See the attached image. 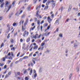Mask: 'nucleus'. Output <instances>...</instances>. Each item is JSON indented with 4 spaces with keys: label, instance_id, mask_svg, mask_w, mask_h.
Returning a JSON list of instances; mask_svg holds the SVG:
<instances>
[{
    "label": "nucleus",
    "instance_id": "obj_1",
    "mask_svg": "<svg viewBox=\"0 0 80 80\" xmlns=\"http://www.w3.org/2000/svg\"><path fill=\"white\" fill-rule=\"evenodd\" d=\"M26 34L28 36V32L27 31H25L23 33V37H25V35Z\"/></svg>",
    "mask_w": 80,
    "mask_h": 80
},
{
    "label": "nucleus",
    "instance_id": "obj_2",
    "mask_svg": "<svg viewBox=\"0 0 80 80\" xmlns=\"http://www.w3.org/2000/svg\"><path fill=\"white\" fill-rule=\"evenodd\" d=\"M48 20L49 23H50V22L52 21V19L50 18V16H48Z\"/></svg>",
    "mask_w": 80,
    "mask_h": 80
},
{
    "label": "nucleus",
    "instance_id": "obj_3",
    "mask_svg": "<svg viewBox=\"0 0 80 80\" xmlns=\"http://www.w3.org/2000/svg\"><path fill=\"white\" fill-rule=\"evenodd\" d=\"M55 25H58L59 24V20L57 19L56 20V22L54 23Z\"/></svg>",
    "mask_w": 80,
    "mask_h": 80
},
{
    "label": "nucleus",
    "instance_id": "obj_4",
    "mask_svg": "<svg viewBox=\"0 0 80 80\" xmlns=\"http://www.w3.org/2000/svg\"><path fill=\"white\" fill-rule=\"evenodd\" d=\"M28 18H27L26 19V21L24 23L25 25H27L28 24Z\"/></svg>",
    "mask_w": 80,
    "mask_h": 80
},
{
    "label": "nucleus",
    "instance_id": "obj_5",
    "mask_svg": "<svg viewBox=\"0 0 80 80\" xmlns=\"http://www.w3.org/2000/svg\"><path fill=\"white\" fill-rule=\"evenodd\" d=\"M18 25V23H17L15 22H14L12 24V26L13 27H15V26H17Z\"/></svg>",
    "mask_w": 80,
    "mask_h": 80
},
{
    "label": "nucleus",
    "instance_id": "obj_6",
    "mask_svg": "<svg viewBox=\"0 0 80 80\" xmlns=\"http://www.w3.org/2000/svg\"><path fill=\"white\" fill-rule=\"evenodd\" d=\"M35 28V26H34L33 28H30L29 30L30 32H31V30H33V29H34Z\"/></svg>",
    "mask_w": 80,
    "mask_h": 80
},
{
    "label": "nucleus",
    "instance_id": "obj_7",
    "mask_svg": "<svg viewBox=\"0 0 80 80\" xmlns=\"http://www.w3.org/2000/svg\"><path fill=\"white\" fill-rule=\"evenodd\" d=\"M32 72H33V70H32V69H31V70L29 72L30 75H32Z\"/></svg>",
    "mask_w": 80,
    "mask_h": 80
},
{
    "label": "nucleus",
    "instance_id": "obj_8",
    "mask_svg": "<svg viewBox=\"0 0 80 80\" xmlns=\"http://www.w3.org/2000/svg\"><path fill=\"white\" fill-rule=\"evenodd\" d=\"M38 12H39V11L38 10L36 12V17H38V16L39 15H38Z\"/></svg>",
    "mask_w": 80,
    "mask_h": 80
},
{
    "label": "nucleus",
    "instance_id": "obj_9",
    "mask_svg": "<svg viewBox=\"0 0 80 80\" xmlns=\"http://www.w3.org/2000/svg\"><path fill=\"white\" fill-rule=\"evenodd\" d=\"M48 6H45L44 10H45L48 9Z\"/></svg>",
    "mask_w": 80,
    "mask_h": 80
},
{
    "label": "nucleus",
    "instance_id": "obj_10",
    "mask_svg": "<svg viewBox=\"0 0 80 80\" xmlns=\"http://www.w3.org/2000/svg\"><path fill=\"white\" fill-rule=\"evenodd\" d=\"M52 8H54V7H55V3H52Z\"/></svg>",
    "mask_w": 80,
    "mask_h": 80
},
{
    "label": "nucleus",
    "instance_id": "obj_11",
    "mask_svg": "<svg viewBox=\"0 0 80 80\" xmlns=\"http://www.w3.org/2000/svg\"><path fill=\"white\" fill-rule=\"evenodd\" d=\"M50 2H49V1H48L46 3V5L48 6V5H49V4H50Z\"/></svg>",
    "mask_w": 80,
    "mask_h": 80
},
{
    "label": "nucleus",
    "instance_id": "obj_12",
    "mask_svg": "<svg viewBox=\"0 0 80 80\" xmlns=\"http://www.w3.org/2000/svg\"><path fill=\"white\" fill-rule=\"evenodd\" d=\"M45 42L44 41L42 43L41 45V47H43L45 45Z\"/></svg>",
    "mask_w": 80,
    "mask_h": 80
},
{
    "label": "nucleus",
    "instance_id": "obj_13",
    "mask_svg": "<svg viewBox=\"0 0 80 80\" xmlns=\"http://www.w3.org/2000/svg\"><path fill=\"white\" fill-rule=\"evenodd\" d=\"M33 49H37L38 48V46H35L33 47Z\"/></svg>",
    "mask_w": 80,
    "mask_h": 80
},
{
    "label": "nucleus",
    "instance_id": "obj_14",
    "mask_svg": "<svg viewBox=\"0 0 80 80\" xmlns=\"http://www.w3.org/2000/svg\"><path fill=\"white\" fill-rule=\"evenodd\" d=\"M4 63H1L0 62V67H3L4 65Z\"/></svg>",
    "mask_w": 80,
    "mask_h": 80
},
{
    "label": "nucleus",
    "instance_id": "obj_15",
    "mask_svg": "<svg viewBox=\"0 0 80 80\" xmlns=\"http://www.w3.org/2000/svg\"><path fill=\"white\" fill-rule=\"evenodd\" d=\"M38 34H36V35L34 36V38L36 39V38H37V36H38Z\"/></svg>",
    "mask_w": 80,
    "mask_h": 80
},
{
    "label": "nucleus",
    "instance_id": "obj_16",
    "mask_svg": "<svg viewBox=\"0 0 80 80\" xmlns=\"http://www.w3.org/2000/svg\"><path fill=\"white\" fill-rule=\"evenodd\" d=\"M22 2H24V3H26V2H28V0H23Z\"/></svg>",
    "mask_w": 80,
    "mask_h": 80
},
{
    "label": "nucleus",
    "instance_id": "obj_17",
    "mask_svg": "<svg viewBox=\"0 0 80 80\" xmlns=\"http://www.w3.org/2000/svg\"><path fill=\"white\" fill-rule=\"evenodd\" d=\"M50 28V26H48L47 28V29H46L45 30V32H46V31H47V30H48V29H49Z\"/></svg>",
    "mask_w": 80,
    "mask_h": 80
},
{
    "label": "nucleus",
    "instance_id": "obj_18",
    "mask_svg": "<svg viewBox=\"0 0 80 80\" xmlns=\"http://www.w3.org/2000/svg\"><path fill=\"white\" fill-rule=\"evenodd\" d=\"M30 38H27V42H30Z\"/></svg>",
    "mask_w": 80,
    "mask_h": 80
},
{
    "label": "nucleus",
    "instance_id": "obj_19",
    "mask_svg": "<svg viewBox=\"0 0 80 80\" xmlns=\"http://www.w3.org/2000/svg\"><path fill=\"white\" fill-rule=\"evenodd\" d=\"M3 5H4V3H2L0 6L1 8H3Z\"/></svg>",
    "mask_w": 80,
    "mask_h": 80
},
{
    "label": "nucleus",
    "instance_id": "obj_20",
    "mask_svg": "<svg viewBox=\"0 0 80 80\" xmlns=\"http://www.w3.org/2000/svg\"><path fill=\"white\" fill-rule=\"evenodd\" d=\"M22 30H23V31H24V30H25V28L23 27V25L22 26Z\"/></svg>",
    "mask_w": 80,
    "mask_h": 80
},
{
    "label": "nucleus",
    "instance_id": "obj_21",
    "mask_svg": "<svg viewBox=\"0 0 80 80\" xmlns=\"http://www.w3.org/2000/svg\"><path fill=\"white\" fill-rule=\"evenodd\" d=\"M28 70V69H26L24 72L23 73L24 74H25V73H27V71Z\"/></svg>",
    "mask_w": 80,
    "mask_h": 80
},
{
    "label": "nucleus",
    "instance_id": "obj_22",
    "mask_svg": "<svg viewBox=\"0 0 80 80\" xmlns=\"http://www.w3.org/2000/svg\"><path fill=\"white\" fill-rule=\"evenodd\" d=\"M72 74L71 73L70 75H69V80H71V78H72Z\"/></svg>",
    "mask_w": 80,
    "mask_h": 80
},
{
    "label": "nucleus",
    "instance_id": "obj_23",
    "mask_svg": "<svg viewBox=\"0 0 80 80\" xmlns=\"http://www.w3.org/2000/svg\"><path fill=\"white\" fill-rule=\"evenodd\" d=\"M28 56H26L25 57H24L23 58V59H26L27 58H28Z\"/></svg>",
    "mask_w": 80,
    "mask_h": 80
},
{
    "label": "nucleus",
    "instance_id": "obj_24",
    "mask_svg": "<svg viewBox=\"0 0 80 80\" xmlns=\"http://www.w3.org/2000/svg\"><path fill=\"white\" fill-rule=\"evenodd\" d=\"M71 8H72V5H70L69 8H68V10H71Z\"/></svg>",
    "mask_w": 80,
    "mask_h": 80
},
{
    "label": "nucleus",
    "instance_id": "obj_25",
    "mask_svg": "<svg viewBox=\"0 0 80 80\" xmlns=\"http://www.w3.org/2000/svg\"><path fill=\"white\" fill-rule=\"evenodd\" d=\"M59 35L60 37H63V35H62V33L59 34Z\"/></svg>",
    "mask_w": 80,
    "mask_h": 80
},
{
    "label": "nucleus",
    "instance_id": "obj_26",
    "mask_svg": "<svg viewBox=\"0 0 80 80\" xmlns=\"http://www.w3.org/2000/svg\"><path fill=\"white\" fill-rule=\"evenodd\" d=\"M34 78H36V77H37V73H35L34 74Z\"/></svg>",
    "mask_w": 80,
    "mask_h": 80
},
{
    "label": "nucleus",
    "instance_id": "obj_27",
    "mask_svg": "<svg viewBox=\"0 0 80 80\" xmlns=\"http://www.w3.org/2000/svg\"><path fill=\"white\" fill-rule=\"evenodd\" d=\"M38 0H34L33 1V3H36V2H37Z\"/></svg>",
    "mask_w": 80,
    "mask_h": 80
},
{
    "label": "nucleus",
    "instance_id": "obj_28",
    "mask_svg": "<svg viewBox=\"0 0 80 80\" xmlns=\"http://www.w3.org/2000/svg\"><path fill=\"white\" fill-rule=\"evenodd\" d=\"M47 1V0H43V1L42 2L43 3H45Z\"/></svg>",
    "mask_w": 80,
    "mask_h": 80
},
{
    "label": "nucleus",
    "instance_id": "obj_29",
    "mask_svg": "<svg viewBox=\"0 0 80 80\" xmlns=\"http://www.w3.org/2000/svg\"><path fill=\"white\" fill-rule=\"evenodd\" d=\"M4 45V43H2L1 45V48H2V47H3V46Z\"/></svg>",
    "mask_w": 80,
    "mask_h": 80
},
{
    "label": "nucleus",
    "instance_id": "obj_30",
    "mask_svg": "<svg viewBox=\"0 0 80 80\" xmlns=\"http://www.w3.org/2000/svg\"><path fill=\"white\" fill-rule=\"evenodd\" d=\"M12 73V71H10L8 72V75H11V73Z\"/></svg>",
    "mask_w": 80,
    "mask_h": 80
},
{
    "label": "nucleus",
    "instance_id": "obj_31",
    "mask_svg": "<svg viewBox=\"0 0 80 80\" xmlns=\"http://www.w3.org/2000/svg\"><path fill=\"white\" fill-rule=\"evenodd\" d=\"M25 14H23L21 17V18H24L25 17Z\"/></svg>",
    "mask_w": 80,
    "mask_h": 80
},
{
    "label": "nucleus",
    "instance_id": "obj_32",
    "mask_svg": "<svg viewBox=\"0 0 80 80\" xmlns=\"http://www.w3.org/2000/svg\"><path fill=\"white\" fill-rule=\"evenodd\" d=\"M37 24L38 25H40V21H39V20H38Z\"/></svg>",
    "mask_w": 80,
    "mask_h": 80
},
{
    "label": "nucleus",
    "instance_id": "obj_33",
    "mask_svg": "<svg viewBox=\"0 0 80 80\" xmlns=\"http://www.w3.org/2000/svg\"><path fill=\"white\" fill-rule=\"evenodd\" d=\"M15 1H14V2H13L12 3V5H13V6L15 5Z\"/></svg>",
    "mask_w": 80,
    "mask_h": 80
},
{
    "label": "nucleus",
    "instance_id": "obj_34",
    "mask_svg": "<svg viewBox=\"0 0 80 80\" xmlns=\"http://www.w3.org/2000/svg\"><path fill=\"white\" fill-rule=\"evenodd\" d=\"M73 10H76V11H78V8H73Z\"/></svg>",
    "mask_w": 80,
    "mask_h": 80
},
{
    "label": "nucleus",
    "instance_id": "obj_35",
    "mask_svg": "<svg viewBox=\"0 0 80 80\" xmlns=\"http://www.w3.org/2000/svg\"><path fill=\"white\" fill-rule=\"evenodd\" d=\"M9 76L8 75V74H7L5 77V78H7V77H8Z\"/></svg>",
    "mask_w": 80,
    "mask_h": 80
},
{
    "label": "nucleus",
    "instance_id": "obj_36",
    "mask_svg": "<svg viewBox=\"0 0 80 80\" xmlns=\"http://www.w3.org/2000/svg\"><path fill=\"white\" fill-rule=\"evenodd\" d=\"M7 66L6 65H5L4 67V69H6V68H7Z\"/></svg>",
    "mask_w": 80,
    "mask_h": 80
},
{
    "label": "nucleus",
    "instance_id": "obj_37",
    "mask_svg": "<svg viewBox=\"0 0 80 80\" xmlns=\"http://www.w3.org/2000/svg\"><path fill=\"white\" fill-rule=\"evenodd\" d=\"M35 22H37V18H35Z\"/></svg>",
    "mask_w": 80,
    "mask_h": 80
},
{
    "label": "nucleus",
    "instance_id": "obj_38",
    "mask_svg": "<svg viewBox=\"0 0 80 80\" xmlns=\"http://www.w3.org/2000/svg\"><path fill=\"white\" fill-rule=\"evenodd\" d=\"M44 36L47 37V36H48V35L47 34V32L44 33Z\"/></svg>",
    "mask_w": 80,
    "mask_h": 80
},
{
    "label": "nucleus",
    "instance_id": "obj_39",
    "mask_svg": "<svg viewBox=\"0 0 80 80\" xmlns=\"http://www.w3.org/2000/svg\"><path fill=\"white\" fill-rule=\"evenodd\" d=\"M25 80H28V77H26L25 78Z\"/></svg>",
    "mask_w": 80,
    "mask_h": 80
},
{
    "label": "nucleus",
    "instance_id": "obj_40",
    "mask_svg": "<svg viewBox=\"0 0 80 80\" xmlns=\"http://www.w3.org/2000/svg\"><path fill=\"white\" fill-rule=\"evenodd\" d=\"M2 61H3V62H5V58H3Z\"/></svg>",
    "mask_w": 80,
    "mask_h": 80
},
{
    "label": "nucleus",
    "instance_id": "obj_41",
    "mask_svg": "<svg viewBox=\"0 0 80 80\" xmlns=\"http://www.w3.org/2000/svg\"><path fill=\"white\" fill-rule=\"evenodd\" d=\"M20 52H18V53L17 54V57H19V55H20Z\"/></svg>",
    "mask_w": 80,
    "mask_h": 80
},
{
    "label": "nucleus",
    "instance_id": "obj_42",
    "mask_svg": "<svg viewBox=\"0 0 80 80\" xmlns=\"http://www.w3.org/2000/svg\"><path fill=\"white\" fill-rule=\"evenodd\" d=\"M23 58H20L19 60V62H21V61H22V60H23Z\"/></svg>",
    "mask_w": 80,
    "mask_h": 80
},
{
    "label": "nucleus",
    "instance_id": "obj_43",
    "mask_svg": "<svg viewBox=\"0 0 80 80\" xmlns=\"http://www.w3.org/2000/svg\"><path fill=\"white\" fill-rule=\"evenodd\" d=\"M12 7V5H10L8 7V8L9 9H10Z\"/></svg>",
    "mask_w": 80,
    "mask_h": 80
},
{
    "label": "nucleus",
    "instance_id": "obj_44",
    "mask_svg": "<svg viewBox=\"0 0 80 80\" xmlns=\"http://www.w3.org/2000/svg\"><path fill=\"white\" fill-rule=\"evenodd\" d=\"M44 27H47V26H48V24L47 23H45L44 25Z\"/></svg>",
    "mask_w": 80,
    "mask_h": 80
},
{
    "label": "nucleus",
    "instance_id": "obj_45",
    "mask_svg": "<svg viewBox=\"0 0 80 80\" xmlns=\"http://www.w3.org/2000/svg\"><path fill=\"white\" fill-rule=\"evenodd\" d=\"M41 37V34H40L37 38H39Z\"/></svg>",
    "mask_w": 80,
    "mask_h": 80
},
{
    "label": "nucleus",
    "instance_id": "obj_46",
    "mask_svg": "<svg viewBox=\"0 0 80 80\" xmlns=\"http://www.w3.org/2000/svg\"><path fill=\"white\" fill-rule=\"evenodd\" d=\"M11 42L12 43H13V40L12 39H11Z\"/></svg>",
    "mask_w": 80,
    "mask_h": 80
},
{
    "label": "nucleus",
    "instance_id": "obj_47",
    "mask_svg": "<svg viewBox=\"0 0 80 80\" xmlns=\"http://www.w3.org/2000/svg\"><path fill=\"white\" fill-rule=\"evenodd\" d=\"M17 73L18 75H20V72H18Z\"/></svg>",
    "mask_w": 80,
    "mask_h": 80
},
{
    "label": "nucleus",
    "instance_id": "obj_48",
    "mask_svg": "<svg viewBox=\"0 0 80 80\" xmlns=\"http://www.w3.org/2000/svg\"><path fill=\"white\" fill-rule=\"evenodd\" d=\"M47 18V16H45L43 17V20H45Z\"/></svg>",
    "mask_w": 80,
    "mask_h": 80
},
{
    "label": "nucleus",
    "instance_id": "obj_49",
    "mask_svg": "<svg viewBox=\"0 0 80 80\" xmlns=\"http://www.w3.org/2000/svg\"><path fill=\"white\" fill-rule=\"evenodd\" d=\"M9 60H12V57H10L9 58Z\"/></svg>",
    "mask_w": 80,
    "mask_h": 80
},
{
    "label": "nucleus",
    "instance_id": "obj_50",
    "mask_svg": "<svg viewBox=\"0 0 80 80\" xmlns=\"http://www.w3.org/2000/svg\"><path fill=\"white\" fill-rule=\"evenodd\" d=\"M77 46H78V45H77V44H76L75 43L74 44V47H77Z\"/></svg>",
    "mask_w": 80,
    "mask_h": 80
},
{
    "label": "nucleus",
    "instance_id": "obj_51",
    "mask_svg": "<svg viewBox=\"0 0 80 80\" xmlns=\"http://www.w3.org/2000/svg\"><path fill=\"white\" fill-rule=\"evenodd\" d=\"M22 20H21L20 21V22H19V25H21V24H22Z\"/></svg>",
    "mask_w": 80,
    "mask_h": 80
},
{
    "label": "nucleus",
    "instance_id": "obj_52",
    "mask_svg": "<svg viewBox=\"0 0 80 80\" xmlns=\"http://www.w3.org/2000/svg\"><path fill=\"white\" fill-rule=\"evenodd\" d=\"M42 8H44V7H45V5L42 4Z\"/></svg>",
    "mask_w": 80,
    "mask_h": 80
},
{
    "label": "nucleus",
    "instance_id": "obj_53",
    "mask_svg": "<svg viewBox=\"0 0 80 80\" xmlns=\"http://www.w3.org/2000/svg\"><path fill=\"white\" fill-rule=\"evenodd\" d=\"M15 50V47H14L12 48L11 49V50Z\"/></svg>",
    "mask_w": 80,
    "mask_h": 80
},
{
    "label": "nucleus",
    "instance_id": "obj_54",
    "mask_svg": "<svg viewBox=\"0 0 80 80\" xmlns=\"http://www.w3.org/2000/svg\"><path fill=\"white\" fill-rule=\"evenodd\" d=\"M33 59H34V60L35 61H37V59L35 58H33Z\"/></svg>",
    "mask_w": 80,
    "mask_h": 80
},
{
    "label": "nucleus",
    "instance_id": "obj_55",
    "mask_svg": "<svg viewBox=\"0 0 80 80\" xmlns=\"http://www.w3.org/2000/svg\"><path fill=\"white\" fill-rule=\"evenodd\" d=\"M32 54H33V52H32L31 53H30L29 55V57H31V56H32Z\"/></svg>",
    "mask_w": 80,
    "mask_h": 80
},
{
    "label": "nucleus",
    "instance_id": "obj_56",
    "mask_svg": "<svg viewBox=\"0 0 80 80\" xmlns=\"http://www.w3.org/2000/svg\"><path fill=\"white\" fill-rule=\"evenodd\" d=\"M22 12H23V11H22V10H21V11L20 12V13H19V15H20V14H21V13H22Z\"/></svg>",
    "mask_w": 80,
    "mask_h": 80
},
{
    "label": "nucleus",
    "instance_id": "obj_57",
    "mask_svg": "<svg viewBox=\"0 0 80 80\" xmlns=\"http://www.w3.org/2000/svg\"><path fill=\"white\" fill-rule=\"evenodd\" d=\"M3 19V17H0V20H2Z\"/></svg>",
    "mask_w": 80,
    "mask_h": 80
},
{
    "label": "nucleus",
    "instance_id": "obj_58",
    "mask_svg": "<svg viewBox=\"0 0 80 80\" xmlns=\"http://www.w3.org/2000/svg\"><path fill=\"white\" fill-rule=\"evenodd\" d=\"M11 56H13V52H11Z\"/></svg>",
    "mask_w": 80,
    "mask_h": 80
},
{
    "label": "nucleus",
    "instance_id": "obj_59",
    "mask_svg": "<svg viewBox=\"0 0 80 80\" xmlns=\"http://www.w3.org/2000/svg\"><path fill=\"white\" fill-rule=\"evenodd\" d=\"M63 7H61V8L59 9V10H60L61 9H63Z\"/></svg>",
    "mask_w": 80,
    "mask_h": 80
},
{
    "label": "nucleus",
    "instance_id": "obj_60",
    "mask_svg": "<svg viewBox=\"0 0 80 80\" xmlns=\"http://www.w3.org/2000/svg\"><path fill=\"white\" fill-rule=\"evenodd\" d=\"M44 22V21H42L41 22V24H42V23H43V22Z\"/></svg>",
    "mask_w": 80,
    "mask_h": 80
},
{
    "label": "nucleus",
    "instance_id": "obj_61",
    "mask_svg": "<svg viewBox=\"0 0 80 80\" xmlns=\"http://www.w3.org/2000/svg\"><path fill=\"white\" fill-rule=\"evenodd\" d=\"M38 17L39 18H41V16L40 15H38Z\"/></svg>",
    "mask_w": 80,
    "mask_h": 80
},
{
    "label": "nucleus",
    "instance_id": "obj_62",
    "mask_svg": "<svg viewBox=\"0 0 80 80\" xmlns=\"http://www.w3.org/2000/svg\"><path fill=\"white\" fill-rule=\"evenodd\" d=\"M13 65V63H12L11 65H10V67H12V66Z\"/></svg>",
    "mask_w": 80,
    "mask_h": 80
},
{
    "label": "nucleus",
    "instance_id": "obj_63",
    "mask_svg": "<svg viewBox=\"0 0 80 80\" xmlns=\"http://www.w3.org/2000/svg\"><path fill=\"white\" fill-rule=\"evenodd\" d=\"M32 62L34 64H35V61L34 60L32 61Z\"/></svg>",
    "mask_w": 80,
    "mask_h": 80
},
{
    "label": "nucleus",
    "instance_id": "obj_64",
    "mask_svg": "<svg viewBox=\"0 0 80 80\" xmlns=\"http://www.w3.org/2000/svg\"><path fill=\"white\" fill-rule=\"evenodd\" d=\"M31 66H32V67H33V63L32 62L31 63Z\"/></svg>",
    "mask_w": 80,
    "mask_h": 80
}]
</instances>
